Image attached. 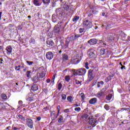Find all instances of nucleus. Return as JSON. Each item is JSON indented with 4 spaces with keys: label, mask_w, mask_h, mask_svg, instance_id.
Segmentation results:
<instances>
[{
    "label": "nucleus",
    "mask_w": 130,
    "mask_h": 130,
    "mask_svg": "<svg viewBox=\"0 0 130 130\" xmlns=\"http://www.w3.org/2000/svg\"><path fill=\"white\" fill-rule=\"evenodd\" d=\"M104 108L107 111H108V110H109L110 109V108H109V106H108V105H105L104 106Z\"/></svg>",
    "instance_id": "f704fd0d"
},
{
    "label": "nucleus",
    "mask_w": 130,
    "mask_h": 130,
    "mask_svg": "<svg viewBox=\"0 0 130 130\" xmlns=\"http://www.w3.org/2000/svg\"><path fill=\"white\" fill-rule=\"evenodd\" d=\"M15 70H16V71H20V68H18V67H17V66H16V67H15Z\"/></svg>",
    "instance_id": "bf43d9fd"
},
{
    "label": "nucleus",
    "mask_w": 130,
    "mask_h": 130,
    "mask_svg": "<svg viewBox=\"0 0 130 130\" xmlns=\"http://www.w3.org/2000/svg\"><path fill=\"white\" fill-rule=\"evenodd\" d=\"M74 107H78L79 106V105H78V104H75L74 105Z\"/></svg>",
    "instance_id": "680f3d73"
},
{
    "label": "nucleus",
    "mask_w": 130,
    "mask_h": 130,
    "mask_svg": "<svg viewBox=\"0 0 130 130\" xmlns=\"http://www.w3.org/2000/svg\"><path fill=\"white\" fill-rule=\"evenodd\" d=\"M86 72L87 71L85 69L81 68L76 70V75H78V76H85Z\"/></svg>",
    "instance_id": "7ed1b4c3"
},
{
    "label": "nucleus",
    "mask_w": 130,
    "mask_h": 130,
    "mask_svg": "<svg viewBox=\"0 0 130 130\" xmlns=\"http://www.w3.org/2000/svg\"><path fill=\"white\" fill-rule=\"evenodd\" d=\"M62 87V84L61 83H59L58 85V89L61 90V88Z\"/></svg>",
    "instance_id": "58836bf2"
},
{
    "label": "nucleus",
    "mask_w": 130,
    "mask_h": 130,
    "mask_svg": "<svg viewBox=\"0 0 130 130\" xmlns=\"http://www.w3.org/2000/svg\"><path fill=\"white\" fill-rule=\"evenodd\" d=\"M18 117H19V118H20V119H21V120H23V121H25V120H26L25 117L21 115H18Z\"/></svg>",
    "instance_id": "7c9ffc66"
},
{
    "label": "nucleus",
    "mask_w": 130,
    "mask_h": 130,
    "mask_svg": "<svg viewBox=\"0 0 130 130\" xmlns=\"http://www.w3.org/2000/svg\"><path fill=\"white\" fill-rule=\"evenodd\" d=\"M43 4H44L45 5H49L50 4V2H51V1L50 0H42Z\"/></svg>",
    "instance_id": "b1692460"
},
{
    "label": "nucleus",
    "mask_w": 130,
    "mask_h": 130,
    "mask_svg": "<svg viewBox=\"0 0 130 130\" xmlns=\"http://www.w3.org/2000/svg\"><path fill=\"white\" fill-rule=\"evenodd\" d=\"M80 96H81V98L82 100H85V94H84V93H81Z\"/></svg>",
    "instance_id": "c9c22d12"
},
{
    "label": "nucleus",
    "mask_w": 130,
    "mask_h": 130,
    "mask_svg": "<svg viewBox=\"0 0 130 130\" xmlns=\"http://www.w3.org/2000/svg\"><path fill=\"white\" fill-rule=\"evenodd\" d=\"M63 60H68L69 59V57L68 55L64 54L62 56Z\"/></svg>",
    "instance_id": "bb28decb"
},
{
    "label": "nucleus",
    "mask_w": 130,
    "mask_h": 130,
    "mask_svg": "<svg viewBox=\"0 0 130 130\" xmlns=\"http://www.w3.org/2000/svg\"><path fill=\"white\" fill-rule=\"evenodd\" d=\"M125 70V66H122V64H121V70Z\"/></svg>",
    "instance_id": "5fc2aeb1"
},
{
    "label": "nucleus",
    "mask_w": 130,
    "mask_h": 130,
    "mask_svg": "<svg viewBox=\"0 0 130 130\" xmlns=\"http://www.w3.org/2000/svg\"><path fill=\"white\" fill-rule=\"evenodd\" d=\"M26 125L30 128H33V120L30 118L26 119Z\"/></svg>",
    "instance_id": "39448f33"
},
{
    "label": "nucleus",
    "mask_w": 130,
    "mask_h": 130,
    "mask_svg": "<svg viewBox=\"0 0 130 130\" xmlns=\"http://www.w3.org/2000/svg\"><path fill=\"white\" fill-rule=\"evenodd\" d=\"M92 50H93V49H89L88 50V55L91 58L94 57L95 56V53H94V52H92Z\"/></svg>",
    "instance_id": "dca6fc26"
},
{
    "label": "nucleus",
    "mask_w": 130,
    "mask_h": 130,
    "mask_svg": "<svg viewBox=\"0 0 130 130\" xmlns=\"http://www.w3.org/2000/svg\"><path fill=\"white\" fill-rule=\"evenodd\" d=\"M74 110L75 111H78V112L81 111V108L80 107L75 108Z\"/></svg>",
    "instance_id": "c03bdc74"
},
{
    "label": "nucleus",
    "mask_w": 130,
    "mask_h": 130,
    "mask_svg": "<svg viewBox=\"0 0 130 130\" xmlns=\"http://www.w3.org/2000/svg\"><path fill=\"white\" fill-rule=\"evenodd\" d=\"M64 9L66 11H69V9H70V7H69L68 5H64Z\"/></svg>",
    "instance_id": "37998d69"
},
{
    "label": "nucleus",
    "mask_w": 130,
    "mask_h": 130,
    "mask_svg": "<svg viewBox=\"0 0 130 130\" xmlns=\"http://www.w3.org/2000/svg\"><path fill=\"white\" fill-rule=\"evenodd\" d=\"M26 62L29 66H32V64L34 63V61H26Z\"/></svg>",
    "instance_id": "a19ab883"
},
{
    "label": "nucleus",
    "mask_w": 130,
    "mask_h": 130,
    "mask_svg": "<svg viewBox=\"0 0 130 130\" xmlns=\"http://www.w3.org/2000/svg\"><path fill=\"white\" fill-rule=\"evenodd\" d=\"M57 110H58V114H59V111H60V106H58Z\"/></svg>",
    "instance_id": "3c124183"
},
{
    "label": "nucleus",
    "mask_w": 130,
    "mask_h": 130,
    "mask_svg": "<svg viewBox=\"0 0 130 130\" xmlns=\"http://www.w3.org/2000/svg\"><path fill=\"white\" fill-rule=\"evenodd\" d=\"M122 110H123V111L124 110H125V111H126V110H127V111H128V109L125 108H122L121 109L120 111H122Z\"/></svg>",
    "instance_id": "a18cd8bd"
},
{
    "label": "nucleus",
    "mask_w": 130,
    "mask_h": 130,
    "mask_svg": "<svg viewBox=\"0 0 130 130\" xmlns=\"http://www.w3.org/2000/svg\"><path fill=\"white\" fill-rule=\"evenodd\" d=\"M47 83H50V80L49 79L47 80Z\"/></svg>",
    "instance_id": "e2e57ef3"
},
{
    "label": "nucleus",
    "mask_w": 130,
    "mask_h": 130,
    "mask_svg": "<svg viewBox=\"0 0 130 130\" xmlns=\"http://www.w3.org/2000/svg\"><path fill=\"white\" fill-rule=\"evenodd\" d=\"M89 63H88V62H86L85 64V68H86V69L87 70H89Z\"/></svg>",
    "instance_id": "79ce46f5"
},
{
    "label": "nucleus",
    "mask_w": 130,
    "mask_h": 130,
    "mask_svg": "<svg viewBox=\"0 0 130 130\" xmlns=\"http://www.w3.org/2000/svg\"><path fill=\"white\" fill-rule=\"evenodd\" d=\"M37 120H38V121H39L40 120H41V117H38L37 118Z\"/></svg>",
    "instance_id": "4d7b16f0"
},
{
    "label": "nucleus",
    "mask_w": 130,
    "mask_h": 130,
    "mask_svg": "<svg viewBox=\"0 0 130 130\" xmlns=\"http://www.w3.org/2000/svg\"><path fill=\"white\" fill-rule=\"evenodd\" d=\"M57 116H58V114L56 115V112H55V111L51 112V117L53 120H55L56 118H57Z\"/></svg>",
    "instance_id": "6e6552de"
},
{
    "label": "nucleus",
    "mask_w": 130,
    "mask_h": 130,
    "mask_svg": "<svg viewBox=\"0 0 130 130\" xmlns=\"http://www.w3.org/2000/svg\"><path fill=\"white\" fill-rule=\"evenodd\" d=\"M31 89L32 91H37V90H38V85L35 83H34L31 86Z\"/></svg>",
    "instance_id": "f3484780"
},
{
    "label": "nucleus",
    "mask_w": 130,
    "mask_h": 130,
    "mask_svg": "<svg viewBox=\"0 0 130 130\" xmlns=\"http://www.w3.org/2000/svg\"><path fill=\"white\" fill-rule=\"evenodd\" d=\"M26 100H27V101H29V102H31V101H34V98L28 96L26 99Z\"/></svg>",
    "instance_id": "c756f323"
},
{
    "label": "nucleus",
    "mask_w": 130,
    "mask_h": 130,
    "mask_svg": "<svg viewBox=\"0 0 130 130\" xmlns=\"http://www.w3.org/2000/svg\"><path fill=\"white\" fill-rule=\"evenodd\" d=\"M108 52V50L105 49H101L100 50V53L101 55H104V54H107Z\"/></svg>",
    "instance_id": "4468645a"
},
{
    "label": "nucleus",
    "mask_w": 130,
    "mask_h": 130,
    "mask_svg": "<svg viewBox=\"0 0 130 130\" xmlns=\"http://www.w3.org/2000/svg\"><path fill=\"white\" fill-rule=\"evenodd\" d=\"M82 34L81 35H78L75 34L74 36H72L70 37V41H75V40H77V38H79V37H82Z\"/></svg>",
    "instance_id": "423d86ee"
},
{
    "label": "nucleus",
    "mask_w": 130,
    "mask_h": 130,
    "mask_svg": "<svg viewBox=\"0 0 130 130\" xmlns=\"http://www.w3.org/2000/svg\"><path fill=\"white\" fill-rule=\"evenodd\" d=\"M39 80V78L38 77L35 76L34 77L32 78V81L33 82H35V83H37Z\"/></svg>",
    "instance_id": "4be33fe9"
},
{
    "label": "nucleus",
    "mask_w": 130,
    "mask_h": 130,
    "mask_svg": "<svg viewBox=\"0 0 130 130\" xmlns=\"http://www.w3.org/2000/svg\"><path fill=\"white\" fill-rule=\"evenodd\" d=\"M88 122L89 124H90V125H92V126L94 127V126H95L97 124L98 122L97 121V120H96V119H93V116H92L91 118L89 119Z\"/></svg>",
    "instance_id": "20e7f679"
},
{
    "label": "nucleus",
    "mask_w": 130,
    "mask_h": 130,
    "mask_svg": "<svg viewBox=\"0 0 130 130\" xmlns=\"http://www.w3.org/2000/svg\"><path fill=\"white\" fill-rule=\"evenodd\" d=\"M65 80L66 82H69L71 80V78L69 76H67L65 77Z\"/></svg>",
    "instance_id": "ea45409f"
},
{
    "label": "nucleus",
    "mask_w": 130,
    "mask_h": 130,
    "mask_svg": "<svg viewBox=\"0 0 130 130\" xmlns=\"http://www.w3.org/2000/svg\"><path fill=\"white\" fill-rule=\"evenodd\" d=\"M96 102H97V98H96L91 99L89 101L90 104H95Z\"/></svg>",
    "instance_id": "6ab92c4d"
},
{
    "label": "nucleus",
    "mask_w": 130,
    "mask_h": 130,
    "mask_svg": "<svg viewBox=\"0 0 130 130\" xmlns=\"http://www.w3.org/2000/svg\"><path fill=\"white\" fill-rule=\"evenodd\" d=\"M96 75V69L92 68L88 71V79L89 81H91L94 78Z\"/></svg>",
    "instance_id": "f257e3e1"
},
{
    "label": "nucleus",
    "mask_w": 130,
    "mask_h": 130,
    "mask_svg": "<svg viewBox=\"0 0 130 130\" xmlns=\"http://www.w3.org/2000/svg\"><path fill=\"white\" fill-rule=\"evenodd\" d=\"M2 98L4 100H7V98H8V97L7 96V95H6V94H2Z\"/></svg>",
    "instance_id": "473e14b6"
},
{
    "label": "nucleus",
    "mask_w": 130,
    "mask_h": 130,
    "mask_svg": "<svg viewBox=\"0 0 130 130\" xmlns=\"http://www.w3.org/2000/svg\"><path fill=\"white\" fill-rule=\"evenodd\" d=\"M56 6V1H55L54 0L52 1L51 3V8H55Z\"/></svg>",
    "instance_id": "5701e85b"
},
{
    "label": "nucleus",
    "mask_w": 130,
    "mask_h": 130,
    "mask_svg": "<svg viewBox=\"0 0 130 130\" xmlns=\"http://www.w3.org/2000/svg\"><path fill=\"white\" fill-rule=\"evenodd\" d=\"M92 14H93V12H88V17H91V16H92Z\"/></svg>",
    "instance_id": "09e8293b"
},
{
    "label": "nucleus",
    "mask_w": 130,
    "mask_h": 130,
    "mask_svg": "<svg viewBox=\"0 0 130 130\" xmlns=\"http://www.w3.org/2000/svg\"><path fill=\"white\" fill-rule=\"evenodd\" d=\"M81 59H82L81 56H80L79 58H75L73 59H72L71 63L73 64H77V63H79V62L81 61Z\"/></svg>",
    "instance_id": "0eeeda50"
},
{
    "label": "nucleus",
    "mask_w": 130,
    "mask_h": 130,
    "mask_svg": "<svg viewBox=\"0 0 130 130\" xmlns=\"http://www.w3.org/2000/svg\"><path fill=\"white\" fill-rule=\"evenodd\" d=\"M34 4L35 6H37V7H39V6H40V4H39V0H34Z\"/></svg>",
    "instance_id": "393cba45"
},
{
    "label": "nucleus",
    "mask_w": 130,
    "mask_h": 130,
    "mask_svg": "<svg viewBox=\"0 0 130 130\" xmlns=\"http://www.w3.org/2000/svg\"><path fill=\"white\" fill-rule=\"evenodd\" d=\"M98 40H96V39H91L90 40L88 41V43L90 44V45H94V44H96Z\"/></svg>",
    "instance_id": "9d476101"
},
{
    "label": "nucleus",
    "mask_w": 130,
    "mask_h": 130,
    "mask_svg": "<svg viewBox=\"0 0 130 130\" xmlns=\"http://www.w3.org/2000/svg\"><path fill=\"white\" fill-rule=\"evenodd\" d=\"M112 95H111V94H108L107 96H106V99H107V100H111V98H112Z\"/></svg>",
    "instance_id": "2f4dec72"
},
{
    "label": "nucleus",
    "mask_w": 130,
    "mask_h": 130,
    "mask_svg": "<svg viewBox=\"0 0 130 130\" xmlns=\"http://www.w3.org/2000/svg\"><path fill=\"white\" fill-rule=\"evenodd\" d=\"M102 91H103V92H105V91H106V87H105V88H103Z\"/></svg>",
    "instance_id": "052dcab7"
},
{
    "label": "nucleus",
    "mask_w": 130,
    "mask_h": 130,
    "mask_svg": "<svg viewBox=\"0 0 130 130\" xmlns=\"http://www.w3.org/2000/svg\"><path fill=\"white\" fill-rule=\"evenodd\" d=\"M75 82L76 84H77V85H79V84H81V82L77 79L75 80Z\"/></svg>",
    "instance_id": "8fccbe9b"
},
{
    "label": "nucleus",
    "mask_w": 130,
    "mask_h": 130,
    "mask_svg": "<svg viewBox=\"0 0 130 130\" xmlns=\"http://www.w3.org/2000/svg\"><path fill=\"white\" fill-rule=\"evenodd\" d=\"M46 44L48 45L49 47H51V46L54 45V42L51 39H48L46 41Z\"/></svg>",
    "instance_id": "ddd939ff"
},
{
    "label": "nucleus",
    "mask_w": 130,
    "mask_h": 130,
    "mask_svg": "<svg viewBox=\"0 0 130 130\" xmlns=\"http://www.w3.org/2000/svg\"><path fill=\"white\" fill-rule=\"evenodd\" d=\"M2 14H3V12H0V20L2 18Z\"/></svg>",
    "instance_id": "338daca9"
},
{
    "label": "nucleus",
    "mask_w": 130,
    "mask_h": 130,
    "mask_svg": "<svg viewBox=\"0 0 130 130\" xmlns=\"http://www.w3.org/2000/svg\"><path fill=\"white\" fill-rule=\"evenodd\" d=\"M10 128H11V126H8V127L6 128V129L9 130V129H10Z\"/></svg>",
    "instance_id": "0e129e2a"
},
{
    "label": "nucleus",
    "mask_w": 130,
    "mask_h": 130,
    "mask_svg": "<svg viewBox=\"0 0 130 130\" xmlns=\"http://www.w3.org/2000/svg\"><path fill=\"white\" fill-rule=\"evenodd\" d=\"M115 35L114 34H109L108 36V39L110 41H113L115 37Z\"/></svg>",
    "instance_id": "f8f14e48"
},
{
    "label": "nucleus",
    "mask_w": 130,
    "mask_h": 130,
    "mask_svg": "<svg viewBox=\"0 0 130 130\" xmlns=\"http://www.w3.org/2000/svg\"><path fill=\"white\" fill-rule=\"evenodd\" d=\"M13 49L12 48V47L11 46H9L7 47L6 50L7 51V53H9V54H11L12 53V50Z\"/></svg>",
    "instance_id": "412c9836"
},
{
    "label": "nucleus",
    "mask_w": 130,
    "mask_h": 130,
    "mask_svg": "<svg viewBox=\"0 0 130 130\" xmlns=\"http://www.w3.org/2000/svg\"><path fill=\"white\" fill-rule=\"evenodd\" d=\"M67 100H68V101H69V102H72V101H73V97H72L71 96H68Z\"/></svg>",
    "instance_id": "72a5a7b5"
},
{
    "label": "nucleus",
    "mask_w": 130,
    "mask_h": 130,
    "mask_svg": "<svg viewBox=\"0 0 130 130\" xmlns=\"http://www.w3.org/2000/svg\"><path fill=\"white\" fill-rule=\"evenodd\" d=\"M55 79V75H53V78L52 79V81L53 83H54V80Z\"/></svg>",
    "instance_id": "603ef678"
},
{
    "label": "nucleus",
    "mask_w": 130,
    "mask_h": 130,
    "mask_svg": "<svg viewBox=\"0 0 130 130\" xmlns=\"http://www.w3.org/2000/svg\"><path fill=\"white\" fill-rule=\"evenodd\" d=\"M79 19H80V17L77 16H75L73 19V22H77Z\"/></svg>",
    "instance_id": "c85d7f7f"
},
{
    "label": "nucleus",
    "mask_w": 130,
    "mask_h": 130,
    "mask_svg": "<svg viewBox=\"0 0 130 130\" xmlns=\"http://www.w3.org/2000/svg\"><path fill=\"white\" fill-rule=\"evenodd\" d=\"M41 78H44V75H43V73H42L41 75H40Z\"/></svg>",
    "instance_id": "13d9d810"
},
{
    "label": "nucleus",
    "mask_w": 130,
    "mask_h": 130,
    "mask_svg": "<svg viewBox=\"0 0 130 130\" xmlns=\"http://www.w3.org/2000/svg\"><path fill=\"white\" fill-rule=\"evenodd\" d=\"M84 30H85L84 28H80L79 29V32L80 33H83V32H84Z\"/></svg>",
    "instance_id": "49530a36"
},
{
    "label": "nucleus",
    "mask_w": 130,
    "mask_h": 130,
    "mask_svg": "<svg viewBox=\"0 0 130 130\" xmlns=\"http://www.w3.org/2000/svg\"><path fill=\"white\" fill-rule=\"evenodd\" d=\"M113 76H109L107 78H106L105 79V81L106 83L109 82V81H110V80H111V78H112Z\"/></svg>",
    "instance_id": "cd10ccee"
},
{
    "label": "nucleus",
    "mask_w": 130,
    "mask_h": 130,
    "mask_svg": "<svg viewBox=\"0 0 130 130\" xmlns=\"http://www.w3.org/2000/svg\"><path fill=\"white\" fill-rule=\"evenodd\" d=\"M46 57L49 60H50V59H52V58H53V53L51 52H48L46 53Z\"/></svg>",
    "instance_id": "1a4fd4ad"
},
{
    "label": "nucleus",
    "mask_w": 130,
    "mask_h": 130,
    "mask_svg": "<svg viewBox=\"0 0 130 130\" xmlns=\"http://www.w3.org/2000/svg\"><path fill=\"white\" fill-rule=\"evenodd\" d=\"M17 29H18V30H22V26L19 25V26L17 27Z\"/></svg>",
    "instance_id": "864d4df0"
},
{
    "label": "nucleus",
    "mask_w": 130,
    "mask_h": 130,
    "mask_svg": "<svg viewBox=\"0 0 130 130\" xmlns=\"http://www.w3.org/2000/svg\"><path fill=\"white\" fill-rule=\"evenodd\" d=\"M98 84H101V85H104V82L103 81L98 82Z\"/></svg>",
    "instance_id": "6e6d98bb"
},
{
    "label": "nucleus",
    "mask_w": 130,
    "mask_h": 130,
    "mask_svg": "<svg viewBox=\"0 0 130 130\" xmlns=\"http://www.w3.org/2000/svg\"><path fill=\"white\" fill-rule=\"evenodd\" d=\"M18 103L19 104H22L23 103V102H22V101H19Z\"/></svg>",
    "instance_id": "69168bd1"
},
{
    "label": "nucleus",
    "mask_w": 130,
    "mask_h": 130,
    "mask_svg": "<svg viewBox=\"0 0 130 130\" xmlns=\"http://www.w3.org/2000/svg\"><path fill=\"white\" fill-rule=\"evenodd\" d=\"M58 122H59V123H61V122H63V117H62V116H60Z\"/></svg>",
    "instance_id": "a878e982"
},
{
    "label": "nucleus",
    "mask_w": 130,
    "mask_h": 130,
    "mask_svg": "<svg viewBox=\"0 0 130 130\" xmlns=\"http://www.w3.org/2000/svg\"><path fill=\"white\" fill-rule=\"evenodd\" d=\"M62 100H66L67 99V95L64 94H61Z\"/></svg>",
    "instance_id": "4c0bfd02"
},
{
    "label": "nucleus",
    "mask_w": 130,
    "mask_h": 130,
    "mask_svg": "<svg viewBox=\"0 0 130 130\" xmlns=\"http://www.w3.org/2000/svg\"><path fill=\"white\" fill-rule=\"evenodd\" d=\"M63 112H66V113H68V112H70V109H67L64 110Z\"/></svg>",
    "instance_id": "de8ad7c7"
},
{
    "label": "nucleus",
    "mask_w": 130,
    "mask_h": 130,
    "mask_svg": "<svg viewBox=\"0 0 130 130\" xmlns=\"http://www.w3.org/2000/svg\"><path fill=\"white\" fill-rule=\"evenodd\" d=\"M83 25V27L86 29H90V28H92V22L88 20L84 21Z\"/></svg>",
    "instance_id": "f03ea898"
},
{
    "label": "nucleus",
    "mask_w": 130,
    "mask_h": 130,
    "mask_svg": "<svg viewBox=\"0 0 130 130\" xmlns=\"http://www.w3.org/2000/svg\"><path fill=\"white\" fill-rule=\"evenodd\" d=\"M91 117H92V116L89 115L87 114H84L82 116V118H83V119H85L86 121H88V122L89 121L90 119H91Z\"/></svg>",
    "instance_id": "9b49d317"
},
{
    "label": "nucleus",
    "mask_w": 130,
    "mask_h": 130,
    "mask_svg": "<svg viewBox=\"0 0 130 130\" xmlns=\"http://www.w3.org/2000/svg\"><path fill=\"white\" fill-rule=\"evenodd\" d=\"M56 13L57 15H63L64 13L63 9L62 8H59L58 9H56Z\"/></svg>",
    "instance_id": "2eb2a0df"
},
{
    "label": "nucleus",
    "mask_w": 130,
    "mask_h": 130,
    "mask_svg": "<svg viewBox=\"0 0 130 130\" xmlns=\"http://www.w3.org/2000/svg\"><path fill=\"white\" fill-rule=\"evenodd\" d=\"M105 95L104 91L101 90V91L98 92L96 96L99 98L102 97Z\"/></svg>",
    "instance_id": "aec40b11"
},
{
    "label": "nucleus",
    "mask_w": 130,
    "mask_h": 130,
    "mask_svg": "<svg viewBox=\"0 0 130 130\" xmlns=\"http://www.w3.org/2000/svg\"><path fill=\"white\" fill-rule=\"evenodd\" d=\"M61 26L60 25V27L58 26V25H56L54 28V31L55 32V33H59V31H60V28Z\"/></svg>",
    "instance_id": "a211bd4d"
},
{
    "label": "nucleus",
    "mask_w": 130,
    "mask_h": 130,
    "mask_svg": "<svg viewBox=\"0 0 130 130\" xmlns=\"http://www.w3.org/2000/svg\"><path fill=\"white\" fill-rule=\"evenodd\" d=\"M30 74H31V71H27L26 73V77L29 78Z\"/></svg>",
    "instance_id": "e433bc0d"
},
{
    "label": "nucleus",
    "mask_w": 130,
    "mask_h": 130,
    "mask_svg": "<svg viewBox=\"0 0 130 130\" xmlns=\"http://www.w3.org/2000/svg\"><path fill=\"white\" fill-rule=\"evenodd\" d=\"M13 129H14V130H16V129H18V128H17V127H14L13 128Z\"/></svg>",
    "instance_id": "774afa93"
}]
</instances>
